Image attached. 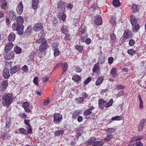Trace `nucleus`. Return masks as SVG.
Returning <instances> with one entry per match:
<instances>
[{
  "instance_id": "f257e3e1",
  "label": "nucleus",
  "mask_w": 146,
  "mask_h": 146,
  "mask_svg": "<svg viewBox=\"0 0 146 146\" xmlns=\"http://www.w3.org/2000/svg\"><path fill=\"white\" fill-rule=\"evenodd\" d=\"M13 99L12 95L10 94H4L3 97L2 104L5 107H7L12 103Z\"/></svg>"
},
{
  "instance_id": "f03ea898",
  "label": "nucleus",
  "mask_w": 146,
  "mask_h": 146,
  "mask_svg": "<svg viewBox=\"0 0 146 146\" xmlns=\"http://www.w3.org/2000/svg\"><path fill=\"white\" fill-rule=\"evenodd\" d=\"M12 28L14 30L16 31L19 35L23 34L24 32V26L23 25H17L15 24H13Z\"/></svg>"
},
{
  "instance_id": "7ed1b4c3",
  "label": "nucleus",
  "mask_w": 146,
  "mask_h": 146,
  "mask_svg": "<svg viewBox=\"0 0 146 146\" xmlns=\"http://www.w3.org/2000/svg\"><path fill=\"white\" fill-rule=\"evenodd\" d=\"M94 109V108L92 106H91L89 109L86 110L83 113L84 115L85 116H87L92 114V116H89V118L92 119L95 116L92 113V111Z\"/></svg>"
},
{
  "instance_id": "20e7f679",
  "label": "nucleus",
  "mask_w": 146,
  "mask_h": 146,
  "mask_svg": "<svg viewBox=\"0 0 146 146\" xmlns=\"http://www.w3.org/2000/svg\"><path fill=\"white\" fill-rule=\"evenodd\" d=\"M58 10L60 14H61L64 11L65 4L62 1H59L57 4Z\"/></svg>"
},
{
  "instance_id": "39448f33",
  "label": "nucleus",
  "mask_w": 146,
  "mask_h": 146,
  "mask_svg": "<svg viewBox=\"0 0 146 146\" xmlns=\"http://www.w3.org/2000/svg\"><path fill=\"white\" fill-rule=\"evenodd\" d=\"M132 32L129 29H126L124 31V32L123 35V37L124 38H128L132 37Z\"/></svg>"
},
{
  "instance_id": "423d86ee",
  "label": "nucleus",
  "mask_w": 146,
  "mask_h": 146,
  "mask_svg": "<svg viewBox=\"0 0 146 146\" xmlns=\"http://www.w3.org/2000/svg\"><path fill=\"white\" fill-rule=\"evenodd\" d=\"M95 23L98 25H100L102 24V19L101 17L96 16L94 18Z\"/></svg>"
},
{
  "instance_id": "0eeeda50",
  "label": "nucleus",
  "mask_w": 146,
  "mask_h": 146,
  "mask_svg": "<svg viewBox=\"0 0 146 146\" xmlns=\"http://www.w3.org/2000/svg\"><path fill=\"white\" fill-rule=\"evenodd\" d=\"M62 119L61 115L57 113H55V124H58L61 122Z\"/></svg>"
},
{
  "instance_id": "6e6552de",
  "label": "nucleus",
  "mask_w": 146,
  "mask_h": 146,
  "mask_svg": "<svg viewBox=\"0 0 146 146\" xmlns=\"http://www.w3.org/2000/svg\"><path fill=\"white\" fill-rule=\"evenodd\" d=\"M23 5L22 2L21 1L19 3L17 8V12L19 14H21L23 11Z\"/></svg>"
},
{
  "instance_id": "1a4fd4ad",
  "label": "nucleus",
  "mask_w": 146,
  "mask_h": 146,
  "mask_svg": "<svg viewBox=\"0 0 146 146\" xmlns=\"http://www.w3.org/2000/svg\"><path fill=\"white\" fill-rule=\"evenodd\" d=\"M96 140V138L94 137H91L87 140L85 142V144L87 146L91 145L93 144L94 143L95 141Z\"/></svg>"
},
{
  "instance_id": "9d476101",
  "label": "nucleus",
  "mask_w": 146,
  "mask_h": 146,
  "mask_svg": "<svg viewBox=\"0 0 146 146\" xmlns=\"http://www.w3.org/2000/svg\"><path fill=\"white\" fill-rule=\"evenodd\" d=\"M42 24L40 23H37L35 25L33 29L35 31L38 32L42 28Z\"/></svg>"
},
{
  "instance_id": "9b49d317",
  "label": "nucleus",
  "mask_w": 146,
  "mask_h": 146,
  "mask_svg": "<svg viewBox=\"0 0 146 146\" xmlns=\"http://www.w3.org/2000/svg\"><path fill=\"white\" fill-rule=\"evenodd\" d=\"M100 71V68L99 64L97 63L94 66L93 72L97 74H99Z\"/></svg>"
},
{
  "instance_id": "f8f14e48",
  "label": "nucleus",
  "mask_w": 146,
  "mask_h": 146,
  "mask_svg": "<svg viewBox=\"0 0 146 146\" xmlns=\"http://www.w3.org/2000/svg\"><path fill=\"white\" fill-rule=\"evenodd\" d=\"M47 44L46 43V41L44 42L41 44L39 47V50L41 52H43L47 48Z\"/></svg>"
},
{
  "instance_id": "ddd939ff",
  "label": "nucleus",
  "mask_w": 146,
  "mask_h": 146,
  "mask_svg": "<svg viewBox=\"0 0 146 146\" xmlns=\"http://www.w3.org/2000/svg\"><path fill=\"white\" fill-rule=\"evenodd\" d=\"M0 7L2 9L4 10L8 8L7 3L5 0H1Z\"/></svg>"
},
{
  "instance_id": "4468645a",
  "label": "nucleus",
  "mask_w": 146,
  "mask_h": 146,
  "mask_svg": "<svg viewBox=\"0 0 146 146\" xmlns=\"http://www.w3.org/2000/svg\"><path fill=\"white\" fill-rule=\"evenodd\" d=\"M131 9L133 13H135L139 11L138 7L133 3L131 6Z\"/></svg>"
},
{
  "instance_id": "2eb2a0df",
  "label": "nucleus",
  "mask_w": 146,
  "mask_h": 146,
  "mask_svg": "<svg viewBox=\"0 0 146 146\" xmlns=\"http://www.w3.org/2000/svg\"><path fill=\"white\" fill-rule=\"evenodd\" d=\"M3 74L5 78H8L10 76L9 70L7 68H5L3 70Z\"/></svg>"
},
{
  "instance_id": "dca6fc26",
  "label": "nucleus",
  "mask_w": 146,
  "mask_h": 146,
  "mask_svg": "<svg viewBox=\"0 0 146 146\" xmlns=\"http://www.w3.org/2000/svg\"><path fill=\"white\" fill-rule=\"evenodd\" d=\"M81 77L78 75H74L72 78V79L77 82V83H79L81 82Z\"/></svg>"
},
{
  "instance_id": "f3484780",
  "label": "nucleus",
  "mask_w": 146,
  "mask_h": 146,
  "mask_svg": "<svg viewBox=\"0 0 146 146\" xmlns=\"http://www.w3.org/2000/svg\"><path fill=\"white\" fill-rule=\"evenodd\" d=\"M13 44L10 42L8 43L5 47V52H7L11 50L13 48Z\"/></svg>"
},
{
  "instance_id": "a211bd4d",
  "label": "nucleus",
  "mask_w": 146,
  "mask_h": 146,
  "mask_svg": "<svg viewBox=\"0 0 146 146\" xmlns=\"http://www.w3.org/2000/svg\"><path fill=\"white\" fill-rule=\"evenodd\" d=\"M82 113V112L81 111L76 110L73 113L72 115V117L73 118L75 119L78 116L79 117Z\"/></svg>"
},
{
  "instance_id": "6ab92c4d",
  "label": "nucleus",
  "mask_w": 146,
  "mask_h": 146,
  "mask_svg": "<svg viewBox=\"0 0 146 146\" xmlns=\"http://www.w3.org/2000/svg\"><path fill=\"white\" fill-rule=\"evenodd\" d=\"M98 104L100 108L101 109H103L105 107V101L102 99H100L99 100Z\"/></svg>"
},
{
  "instance_id": "aec40b11",
  "label": "nucleus",
  "mask_w": 146,
  "mask_h": 146,
  "mask_svg": "<svg viewBox=\"0 0 146 146\" xmlns=\"http://www.w3.org/2000/svg\"><path fill=\"white\" fill-rule=\"evenodd\" d=\"M116 71L117 69L115 68H113L110 71V74L113 78L116 77L117 74Z\"/></svg>"
},
{
  "instance_id": "412c9836",
  "label": "nucleus",
  "mask_w": 146,
  "mask_h": 146,
  "mask_svg": "<svg viewBox=\"0 0 146 146\" xmlns=\"http://www.w3.org/2000/svg\"><path fill=\"white\" fill-rule=\"evenodd\" d=\"M17 25H23L24 23V19L21 16L18 17L16 18Z\"/></svg>"
},
{
  "instance_id": "4be33fe9",
  "label": "nucleus",
  "mask_w": 146,
  "mask_h": 146,
  "mask_svg": "<svg viewBox=\"0 0 146 146\" xmlns=\"http://www.w3.org/2000/svg\"><path fill=\"white\" fill-rule=\"evenodd\" d=\"M130 22L132 26L136 24L137 23V20L136 17L134 15L131 16L130 17Z\"/></svg>"
},
{
  "instance_id": "5701e85b",
  "label": "nucleus",
  "mask_w": 146,
  "mask_h": 146,
  "mask_svg": "<svg viewBox=\"0 0 146 146\" xmlns=\"http://www.w3.org/2000/svg\"><path fill=\"white\" fill-rule=\"evenodd\" d=\"M38 3L39 0H33L32 4L33 9L34 10H35L37 9Z\"/></svg>"
},
{
  "instance_id": "b1692460",
  "label": "nucleus",
  "mask_w": 146,
  "mask_h": 146,
  "mask_svg": "<svg viewBox=\"0 0 146 146\" xmlns=\"http://www.w3.org/2000/svg\"><path fill=\"white\" fill-rule=\"evenodd\" d=\"M104 80V77L103 76L99 77L96 82V86H98L100 85Z\"/></svg>"
},
{
  "instance_id": "393cba45",
  "label": "nucleus",
  "mask_w": 146,
  "mask_h": 146,
  "mask_svg": "<svg viewBox=\"0 0 146 146\" xmlns=\"http://www.w3.org/2000/svg\"><path fill=\"white\" fill-rule=\"evenodd\" d=\"M15 37V36L13 33H11L9 35L8 38L9 42L13 41L14 40Z\"/></svg>"
},
{
  "instance_id": "a878e982",
  "label": "nucleus",
  "mask_w": 146,
  "mask_h": 146,
  "mask_svg": "<svg viewBox=\"0 0 146 146\" xmlns=\"http://www.w3.org/2000/svg\"><path fill=\"white\" fill-rule=\"evenodd\" d=\"M32 30V27L30 25L29 26L25 32V35H29L31 33Z\"/></svg>"
},
{
  "instance_id": "bb28decb",
  "label": "nucleus",
  "mask_w": 146,
  "mask_h": 146,
  "mask_svg": "<svg viewBox=\"0 0 146 146\" xmlns=\"http://www.w3.org/2000/svg\"><path fill=\"white\" fill-rule=\"evenodd\" d=\"M133 26L132 29L133 31L135 33H137L140 28L139 25V24H135Z\"/></svg>"
},
{
  "instance_id": "cd10ccee",
  "label": "nucleus",
  "mask_w": 146,
  "mask_h": 146,
  "mask_svg": "<svg viewBox=\"0 0 146 146\" xmlns=\"http://www.w3.org/2000/svg\"><path fill=\"white\" fill-rule=\"evenodd\" d=\"M11 119L10 118H7L5 122L6 128H9L11 125Z\"/></svg>"
},
{
  "instance_id": "c85d7f7f",
  "label": "nucleus",
  "mask_w": 146,
  "mask_h": 146,
  "mask_svg": "<svg viewBox=\"0 0 146 146\" xmlns=\"http://www.w3.org/2000/svg\"><path fill=\"white\" fill-rule=\"evenodd\" d=\"M104 144V143L102 141H95L94 143L92 144L93 146H102Z\"/></svg>"
},
{
  "instance_id": "c756f323",
  "label": "nucleus",
  "mask_w": 146,
  "mask_h": 146,
  "mask_svg": "<svg viewBox=\"0 0 146 146\" xmlns=\"http://www.w3.org/2000/svg\"><path fill=\"white\" fill-rule=\"evenodd\" d=\"M112 4L116 7H119L121 5L119 0H113L112 2Z\"/></svg>"
},
{
  "instance_id": "7c9ffc66",
  "label": "nucleus",
  "mask_w": 146,
  "mask_h": 146,
  "mask_svg": "<svg viewBox=\"0 0 146 146\" xmlns=\"http://www.w3.org/2000/svg\"><path fill=\"white\" fill-rule=\"evenodd\" d=\"M84 98L83 97H80L78 98H76L75 99V100L78 104H80L84 101Z\"/></svg>"
},
{
  "instance_id": "2f4dec72",
  "label": "nucleus",
  "mask_w": 146,
  "mask_h": 146,
  "mask_svg": "<svg viewBox=\"0 0 146 146\" xmlns=\"http://www.w3.org/2000/svg\"><path fill=\"white\" fill-rule=\"evenodd\" d=\"M123 117L119 116H116L115 117H113L111 118V120L113 121H119L122 120Z\"/></svg>"
},
{
  "instance_id": "473e14b6",
  "label": "nucleus",
  "mask_w": 146,
  "mask_h": 146,
  "mask_svg": "<svg viewBox=\"0 0 146 146\" xmlns=\"http://www.w3.org/2000/svg\"><path fill=\"white\" fill-rule=\"evenodd\" d=\"M62 66L63 67L62 69L63 70V71L62 72V74H64V72L66 71L68 67V64L66 63H64L63 64V66Z\"/></svg>"
},
{
  "instance_id": "72a5a7b5",
  "label": "nucleus",
  "mask_w": 146,
  "mask_h": 146,
  "mask_svg": "<svg viewBox=\"0 0 146 146\" xmlns=\"http://www.w3.org/2000/svg\"><path fill=\"white\" fill-rule=\"evenodd\" d=\"M19 70V68L17 66L13 67L11 70V74H14L16 73Z\"/></svg>"
},
{
  "instance_id": "f704fd0d",
  "label": "nucleus",
  "mask_w": 146,
  "mask_h": 146,
  "mask_svg": "<svg viewBox=\"0 0 146 146\" xmlns=\"http://www.w3.org/2000/svg\"><path fill=\"white\" fill-rule=\"evenodd\" d=\"M110 38L112 43L115 42L116 40V37L114 33H112L110 35Z\"/></svg>"
},
{
  "instance_id": "c9c22d12",
  "label": "nucleus",
  "mask_w": 146,
  "mask_h": 146,
  "mask_svg": "<svg viewBox=\"0 0 146 146\" xmlns=\"http://www.w3.org/2000/svg\"><path fill=\"white\" fill-rule=\"evenodd\" d=\"M9 17L12 19H15L16 16L15 15V13L14 12H10L9 13Z\"/></svg>"
},
{
  "instance_id": "e433bc0d",
  "label": "nucleus",
  "mask_w": 146,
  "mask_h": 146,
  "mask_svg": "<svg viewBox=\"0 0 146 146\" xmlns=\"http://www.w3.org/2000/svg\"><path fill=\"white\" fill-rule=\"evenodd\" d=\"M75 48L80 52H82L83 50V46L79 45H77L76 46Z\"/></svg>"
},
{
  "instance_id": "4c0bfd02",
  "label": "nucleus",
  "mask_w": 146,
  "mask_h": 146,
  "mask_svg": "<svg viewBox=\"0 0 146 146\" xmlns=\"http://www.w3.org/2000/svg\"><path fill=\"white\" fill-rule=\"evenodd\" d=\"M14 51L17 54H20L21 52V49L19 47L17 46L14 48Z\"/></svg>"
},
{
  "instance_id": "58836bf2",
  "label": "nucleus",
  "mask_w": 146,
  "mask_h": 146,
  "mask_svg": "<svg viewBox=\"0 0 146 146\" xmlns=\"http://www.w3.org/2000/svg\"><path fill=\"white\" fill-rule=\"evenodd\" d=\"M14 53L11 51L8 53L7 56L8 57V60L12 58L14 56Z\"/></svg>"
},
{
  "instance_id": "ea45409f",
  "label": "nucleus",
  "mask_w": 146,
  "mask_h": 146,
  "mask_svg": "<svg viewBox=\"0 0 146 146\" xmlns=\"http://www.w3.org/2000/svg\"><path fill=\"white\" fill-rule=\"evenodd\" d=\"M110 22L112 25H115V18L114 16L111 17L110 20Z\"/></svg>"
},
{
  "instance_id": "a19ab883",
  "label": "nucleus",
  "mask_w": 146,
  "mask_h": 146,
  "mask_svg": "<svg viewBox=\"0 0 146 146\" xmlns=\"http://www.w3.org/2000/svg\"><path fill=\"white\" fill-rule=\"evenodd\" d=\"M64 131L63 130L56 131H55V135L60 136L63 133Z\"/></svg>"
},
{
  "instance_id": "79ce46f5",
  "label": "nucleus",
  "mask_w": 146,
  "mask_h": 146,
  "mask_svg": "<svg viewBox=\"0 0 146 146\" xmlns=\"http://www.w3.org/2000/svg\"><path fill=\"white\" fill-rule=\"evenodd\" d=\"M46 40H45V39L44 38H40V39H37L36 41V42L38 43H43L44 42H46Z\"/></svg>"
},
{
  "instance_id": "37998d69",
  "label": "nucleus",
  "mask_w": 146,
  "mask_h": 146,
  "mask_svg": "<svg viewBox=\"0 0 146 146\" xmlns=\"http://www.w3.org/2000/svg\"><path fill=\"white\" fill-rule=\"evenodd\" d=\"M127 53L131 55H133L135 52V50L131 49L127 50Z\"/></svg>"
},
{
  "instance_id": "c03bdc74",
  "label": "nucleus",
  "mask_w": 146,
  "mask_h": 146,
  "mask_svg": "<svg viewBox=\"0 0 146 146\" xmlns=\"http://www.w3.org/2000/svg\"><path fill=\"white\" fill-rule=\"evenodd\" d=\"M116 129L114 128H108L106 130V132L110 133H112L114 132Z\"/></svg>"
},
{
  "instance_id": "a18cd8bd",
  "label": "nucleus",
  "mask_w": 146,
  "mask_h": 146,
  "mask_svg": "<svg viewBox=\"0 0 146 146\" xmlns=\"http://www.w3.org/2000/svg\"><path fill=\"white\" fill-rule=\"evenodd\" d=\"M113 103V100L111 99L109 101L108 103H107L105 106V107L106 108H108L111 106Z\"/></svg>"
},
{
  "instance_id": "49530a36",
  "label": "nucleus",
  "mask_w": 146,
  "mask_h": 146,
  "mask_svg": "<svg viewBox=\"0 0 146 146\" xmlns=\"http://www.w3.org/2000/svg\"><path fill=\"white\" fill-rule=\"evenodd\" d=\"M92 80L91 77H88L84 82V83L85 85L87 84L90 82Z\"/></svg>"
},
{
  "instance_id": "de8ad7c7",
  "label": "nucleus",
  "mask_w": 146,
  "mask_h": 146,
  "mask_svg": "<svg viewBox=\"0 0 146 146\" xmlns=\"http://www.w3.org/2000/svg\"><path fill=\"white\" fill-rule=\"evenodd\" d=\"M60 30L62 31V33L65 35L68 32V31L66 29V28H64L63 26H62V27L60 29Z\"/></svg>"
},
{
  "instance_id": "09e8293b",
  "label": "nucleus",
  "mask_w": 146,
  "mask_h": 146,
  "mask_svg": "<svg viewBox=\"0 0 146 146\" xmlns=\"http://www.w3.org/2000/svg\"><path fill=\"white\" fill-rule=\"evenodd\" d=\"M74 69L77 72H80L82 71V68L78 66H75Z\"/></svg>"
},
{
  "instance_id": "8fccbe9b",
  "label": "nucleus",
  "mask_w": 146,
  "mask_h": 146,
  "mask_svg": "<svg viewBox=\"0 0 146 146\" xmlns=\"http://www.w3.org/2000/svg\"><path fill=\"white\" fill-rule=\"evenodd\" d=\"M76 136L78 137H78L80 136L82 134V130L81 129H77L76 131Z\"/></svg>"
},
{
  "instance_id": "3c124183",
  "label": "nucleus",
  "mask_w": 146,
  "mask_h": 146,
  "mask_svg": "<svg viewBox=\"0 0 146 146\" xmlns=\"http://www.w3.org/2000/svg\"><path fill=\"white\" fill-rule=\"evenodd\" d=\"M135 43V40L133 39H131L129 41V44L131 46H133Z\"/></svg>"
},
{
  "instance_id": "603ef678",
  "label": "nucleus",
  "mask_w": 146,
  "mask_h": 146,
  "mask_svg": "<svg viewBox=\"0 0 146 146\" xmlns=\"http://www.w3.org/2000/svg\"><path fill=\"white\" fill-rule=\"evenodd\" d=\"M108 64H111L113 63L114 58L113 57H110L108 58Z\"/></svg>"
},
{
  "instance_id": "864d4df0",
  "label": "nucleus",
  "mask_w": 146,
  "mask_h": 146,
  "mask_svg": "<svg viewBox=\"0 0 146 146\" xmlns=\"http://www.w3.org/2000/svg\"><path fill=\"white\" fill-rule=\"evenodd\" d=\"M144 126H143L142 124H141L139 123L138 126V131H141L143 130Z\"/></svg>"
},
{
  "instance_id": "5fc2aeb1",
  "label": "nucleus",
  "mask_w": 146,
  "mask_h": 146,
  "mask_svg": "<svg viewBox=\"0 0 146 146\" xmlns=\"http://www.w3.org/2000/svg\"><path fill=\"white\" fill-rule=\"evenodd\" d=\"M38 77H35L33 81L34 83L36 86H37L38 84Z\"/></svg>"
},
{
  "instance_id": "6e6d98bb",
  "label": "nucleus",
  "mask_w": 146,
  "mask_h": 146,
  "mask_svg": "<svg viewBox=\"0 0 146 146\" xmlns=\"http://www.w3.org/2000/svg\"><path fill=\"white\" fill-rule=\"evenodd\" d=\"M137 141V136H133L131 139L130 141L129 142V143H131L132 142H134Z\"/></svg>"
},
{
  "instance_id": "4d7b16f0",
  "label": "nucleus",
  "mask_w": 146,
  "mask_h": 146,
  "mask_svg": "<svg viewBox=\"0 0 146 146\" xmlns=\"http://www.w3.org/2000/svg\"><path fill=\"white\" fill-rule=\"evenodd\" d=\"M66 35L64 37V40L66 41L68 40H70V35L68 34H66Z\"/></svg>"
},
{
  "instance_id": "13d9d810",
  "label": "nucleus",
  "mask_w": 146,
  "mask_h": 146,
  "mask_svg": "<svg viewBox=\"0 0 146 146\" xmlns=\"http://www.w3.org/2000/svg\"><path fill=\"white\" fill-rule=\"evenodd\" d=\"M8 83L7 81H4L1 83L2 85L3 86V87L6 88L8 86Z\"/></svg>"
},
{
  "instance_id": "bf43d9fd",
  "label": "nucleus",
  "mask_w": 146,
  "mask_h": 146,
  "mask_svg": "<svg viewBox=\"0 0 146 146\" xmlns=\"http://www.w3.org/2000/svg\"><path fill=\"white\" fill-rule=\"evenodd\" d=\"M62 14L61 16V19L63 21H64L66 19V16L65 14L63 13H62Z\"/></svg>"
},
{
  "instance_id": "052dcab7",
  "label": "nucleus",
  "mask_w": 146,
  "mask_h": 146,
  "mask_svg": "<svg viewBox=\"0 0 146 146\" xmlns=\"http://www.w3.org/2000/svg\"><path fill=\"white\" fill-rule=\"evenodd\" d=\"M49 103V98L45 99L44 101L43 104L44 106H46L48 105Z\"/></svg>"
},
{
  "instance_id": "680f3d73",
  "label": "nucleus",
  "mask_w": 146,
  "mask_h": 146,
  "mask_svg": "<svg viewBox=\"0 0 146 146\" xmlns=\"http://www.w3.org/2000/svg\"><path fill=\"white\" fill-rule=\"evenodd\" d=\"M19 130L22 133L26 134L27 132V131L23 128H20Z\"/></svg>"
},
{
  "instance_id": "e2e57ef3",
  "label": "nucleus",
  "mask_w": 146,
  "mask_h": 146,
  "mask_svg": "<svg viewBox=\"0 0 146 146\" xmlns=\"http://www.w3.org/2000/svg\"><path fill=\"white\" fill-rule=\"evenodd\" d=\"M22 70L24 72H27L28 70V68L26 65H25L22 68Z\"/></svg>"
},
{
  "instance_id": "0e129e2a",
  "label": "nucleus",
  "mask_w": 146,
  "mask_h": 146,
  "mask_svg": "<svg viewBox=\"0 0 146 146\" xmlns=\"http://www.w3.org/2000/svg\"><path fill=\"white\" fill-rule=\"evenodd\" d=\"M55 57L58 56L60 54V51L58 48H55Z\"/></svg>"
},
{
  "instance_id": "69168bd1",
  "label": "nucleus",
  "mask_w": 146,
  "mask_h": 146,
  "mask_svg": "<svg viewBox=\"0 0 146 146\" xmlns=\"http://www.w3.org/2000/svg\"><path fill=\"white\" fill-rule=\"evenodd\" d=\"M30 106L29 104L27 102H25L23 103V108L24 107L27 108Z\"/></svg>"
},
{
  "instance_id": "338daca9",
  "label": "nucleus",
  "mask_w": 146,
  "mask_h": 146,
  "mask_svg": "<svg viewBox=\"0 0 146 146\" xmlns=\"http://www.w3.org/2000/svg\"><path fill=\"white\" fill-rule=\"evenodd\" d=\"M143 101H141L139 102V108L141 109H143Z\"/></svg>"
},
{
  "instance_id": "774afa93",
  "label": "nucleus",
  "mask_w": 146,
  "mask_h": 146,
  "mask_svg": "<svg viewBox=\"0 0 146 146\" xmlns=\"http://www.w3.org/2000/svg\"><path fill=\"white\" fill-rule=\"evenodd\" d=\"M146 123V119L144 118L141 120L140 123L142 124L143 126L144 125V124Z\"/></svg>"
}]
</instances>
